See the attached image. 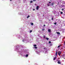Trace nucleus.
<instances>
[{
    "instance_id": "20",
    "label": "nucleus",
    "mask_w": 65,
    "mask_h": 65,
    "mask_svg": "<svg viewBox=\"0 0 65 65\" xmlns=\"http://www.w3.org/2000/svg\"><path fill=\"white\" fill-rule=\"evenodd\" d=\"M43 38H45V36H44Z\"/></svg>"
},
{
    "instance_id": "14",
    "label": "nucleus",
    "mask_w": 65,
    "mask_h": 65,
    "mask_svg": "<svg viewBox=\"0 0 65 65\" xmlns=\"http://www.w3.org/2000/svg\"><path fill=\"white\" fill-rule=\"evenodd\" d=\"M32 2H33V1H31L30 2V3H32Z\"/></svg>"
},
{
    "instance_id": "19",
    "label": "nucleus",
    "mask_w": 65,
    "mask_h": 65,
    "mask_svg": "<svg viewBox=\"0 0 65 65\" xmlns=\"http://www.w3.org/2000/svg\"><path fill=\"white\" fill-rule=\"evenodd\" d=\"M60 13H61V14H62V13H63V12H60Z\"/></svg>"
},
{
    "instance_id": "16",
    "label": "nucleus",
    "mask_w": 65,
    "mask_h": 65,
    "mask_svg": "<svg viewBox=\"0 0 65 65\" xmlns=\"http://www.w3.org/2000/svg\"><path fill=\"white\" fill-rule=\"evenodd\" d=\"M31 25H33V23H31Z\"/></svg>"
},
{
    "instance_id": "7",
    "label": "nucleus",
    "mask_w": 65,
    "mask_h": 65,
    "mask_svg": "<svg viewBox=\"0 0 65 65\" xmlns=\"http://www.w3.org/2000/svg\"><path fill=\"white\" fill-rule=\"evenodd\" d=\"M57 34L58 35H60V33L59 32H57Z\"/></svg>"
},
{
    "instance_id": "22",
    "label": "nucleus",
    "mask_w": 65,
    "mask_h": 65,
    "mask_svg": "<svg viewBox=\"0 0 65 65\" xmlns=\"http://www.w3.org/2000/svg\"><path fill=\"white\" fill-rule=\"evenodd\" d=\"M51 43V42L49 41V43Z\"/></svg>"
},
{
    "instance_id": "9",
    "label": "nucleus",
    "mask_w": 65,
    "mask_h": 65,
    "mask_svg": "<svg viewBox=\"0 0 65 65\" xmlns=\"http://www.w3.org/2000/svg\"><path fill=\"white\" fill-rule=\"evenodd\" d=\"M29 17H30V15H28L27 17V18L28 19V18H29Z\"/></svg>"
},
{
    "instance_id": "31",
    "label": "nucleus",
    "mask_w": 65,
    "mask_h": 65,
    "mask_svg": "<svg viewBox=\"0 0 65 65\" xmlns=\"http://www.w3.org/2000/svg\"><path fill=\"white\" fill-rule=\"evenodd\" d=\"M48 6H49V5H48Z\"/></svg>"
},
{
    "instance_id": "15",
    "label": "nucleus",
    "mask_w": 65,
    "mask_h": 65,
    "mask_svg": "<svg viewBox=\"0 0 65 65\" xmlns=\"http://www.w3.org/2000/svg\"><path fill=\"white\" fill-rule=\"evenodd\" d=\"M37 46L36 45H34V46H35H35Z\"/></svg>"
},
{
    "instance_id": "4",
    "label": "nucleus",
    "mask_w": 65,
    "mask_h": 65,
    "mask_svg": "<svg viewBox=\"0 0 65 65\" xmlns=\"http://www.w3.org/2000/svg\"><path fill=\"white\" fill-rule=\"evenodd\" d=\"M57 63L58 64H61V61L60 60H58Z\"/></svg>"
},
{
    "instance_id": "18",
    "label": "nucleus",
    "mask_w": 65,
    "mask_h": 65,
    "mask_svg": "<svg viewBox=\"0 0 65 65\" xmlns=\"http://www.w3.org/2000/svg\"><path fill=\"white\" fill-rule=\"evenodd\" d=\"M61 10H62V11H63L64 10V9L62 8V9Z\"/></svg>"
},
{
    "instance_id": "11",
    "label": "nucleus",
    "mask_w": 65,
    "mask_h": 65,
    "mask_svg": "<svg viewBox=\"0 0 65 65\" xmlns=\"http://www.w3.org/2000/svg\"><path fill=\"white\" fill-rule=\"evenodd\" d=\"M26 57H28V54H26Z\"/></svg>"
},
{
    "instance_id": "21",
    "label": "nucleus",
    "mask_w": 65,
    "mask_h": 65,
    "mask_svg": "<svg viewBox=\"0 0 65 65\" xmlns=\"http://www.w3.org/2000/svg\"><path fill=\"white\" fill-rule=\"evenodd\" d=\"M54 24L55 25H56L57 24V23L56 22L55 23H54Z\"/></svg>"
},
{
    "instance_id": "3",
    "label": "nucleus",
    "mask_w": 65,
    "mask_h": 65,
    "mask_svg": "<svg viewBox=\"0 0 65 65\" xmlns=\"http://www.w3.org/2000/svg\"><path fill=\"white\" fill-rule=\"evenodd\" d=\"M62 54V52L60 51H59L58 52V55L59 56H60V55L61 54Z\"/></svg>"
},
{
    "instance_id": "2",
    "label": "nucleus",
    "mask_w": 65,
    "mask_h": 65,
    "mask_svg": "<svg viewBox=\"0 0 65 65\" xmlns=\"http://www.w3.org/2000/svg\"><path fill=\"white\" fill-rule=\"evenodd\" d=\"M61 46H62V45L61 44L59 45L57 47V48H58V50H60V47H61Z\"/></svg>"
},
{
    "instance_id": "30",
    "label": "nucleus",
    "mask_w": 65,
    "mask_h": 65,
    "mask_svg": "<svg viewBox=\"0 0 65 65\" xmlns=\"http://www.w3.org/2000/svg\"><path fill=\"white\" fill-rule=\"evenodd\" d=\"M44 49H45V48H44Z\"/></svg>"
},
{
    "instance_id": "27",
    "label": "nucleus",
    "mask_w": 65,
    "mask_h": 65,
    "mask_svg": "<svg viewBox=\"0 0 65 65\" xmlns=\"http://www.w3.org/2000/svg\"><path fill=\"white\" fill-rule=\"evenodd\" d=\"M49 3H51V2H49Z\"/></svg>"
},
{
    "instance_id": "6",
    "label": "nucleus",
    "mask_w": 65,
    "mask_h": 65,
    "mask_svg": "<svg viewBox=\"0 0 65 65\" xmlns=\"http://www.w3.org/2000/svg\"><path fill=\"white\" fill-rule=\"evenodd\" d=\"M48 31L49 32H51V30L50 29H48Z\"/></svg>"
},
{
    "instance_id": "8",
    "label": "nucleus",
    "mask_w": 65,
    "mask_h": 65,
    "mask_svg": "<svg viewBox=\"0 0 65 65\" xmlns=\"http://www.w3.org/2000/svg\"><path fill=\"white\" fill-rule=\"evenodd\" d=\"M54 3H52L51 4V6H53V5H54Z\"/></svg>"
},
{
    "instance_id": "10",
    "label": "nucleus",
    "mask_w": 65,
    "mask_h": 65,
    "mask_svg": "<svg viewBox=\"0 0 65 65\" xmlns=\"http://www.w3.org/2000/svg\"><path fill=\"white\" fill-rule=\"evenodd\" d=\"M46 40H48V39H49L47 38H46Z\"/></svg>"
},
{
    "instance_id": "23",
    "label": "nucleus",
    "mask_w": 65,
    "mask_h": 65,
    "mask_svg": "<svg viewBox=\"0 0 65 65\" xmlns=\"http://www.w3.org/2000/svg\"><path fill=\"white\" fill-rule=\"evenodd\" d=\"M33 1L34 2H35V1H36V0H33Z\"/></svg>"
},
{
    "instance_id": "12",
    "label": "nucleus",
    "mask_w": 65,
    "mask_h": 65,
    "mask_svg": "<svg viewBox=\"0 0 65 65\" xmlns=\"http://www.w3.org/2000/svg\"><path fill=\"white\" fill-rule=\"evenodd\" d=\"M42 31H44V30H45V29H42Z\"/></svg>"
},
{
    "instance_id": "33",
    "label": "nucleus",
    "mask_w": 65,
    "mask_h": 65,
    "mask_svg": "<svg viewBox=\"0 0 65 65\" xmlns=\"http://www.w3.org/2000/svg\"><path fill=\"white\" fill-rule=\"evenodd\" d=\"M60 50H61V49H60Z\"/></svg>"
},
{
    "instance_id": "25",
    "label": "nucleus",
    "mask_w": 65,
    "mask_h": 65,
    "mask_svg": "<svg viewBox=\"0 0 65 65\" xmlns=\"http://www.w3.org/2000/svg\"><path fill=\"white\" fill-rule=\"evenodd\" d=\"M52 20H53V18H52Z\"/></svg>"
},
{
    "instance_id": "17",
    "label": "nucleus",
    "mask_w": 65,
    "mask_h": 65,
    "mask_svg": "<svg viewBox=\"0 0 65 65\" xmlns=\"http://www.w3.org/2000/svg\"><path fill=\"white\" fill-rule=\"evenodd\" d=\"M35 48H36V49H37V47H35Z\"/></svg>"
},
{
    "instance_id": "26",
    "label": "nucleus",
    "mask_w": 65,
    "mask_h": 65,
    "mask_svg": "<svg viewBox=\"0 0 65 65\" xmlns=\"http://www.w3.org/2000/svg\"><path fill=\"white\" fill-rule=\"evenodd\" d=\"M33 10L34 11V10H35V9H33Z\"/></svg>"
},
{
    "instance_id": "5",
    "label": "nucleus",
    "mask_w": 65,
    "mask_h": 65,
    "mask_svg": "<svg viewBox=\"0 0 65 65\" xmlns=\"http://www.w3.org/2000/svg\"><path fill=\"white\" fill-rule=\"evenodd\" d=\"M38 8H39V6H37L36 8L37 10H38Z\"/></svg>"
},
{
    "instance_id": "1",
    "label": "nucleus",
    "mask_w": 65,
    "mask_h": 65,
    "mask_svg": "<svg viewBox=\"0 0 65 65\" xmlns=\"http://www.w3.org/2000/svg\"><path fill=\"white\" fill-rule=\"evenodd\" d=\"M57 51L56 52V54H55V57L53 58V60L54 61L56 60V59L57 58Z\"/></svg>"
},
{
    "instance_id": "32",
    "label": "nucleus",
    "mask_w": 65,
    "mask_h": 65,
    "mask_svg": "<svg viewBox=\"0 0 65 65\" xmlns=\"http://www.w3.org/2000/svg\"><path fill=\"white\" fill-rule=\"evenodd\" d=\"M56 33H57V32H56Z\"/></svg>"
},
{
    "instance_id": "13",
    "label": "nucleus",
    "mask_w": 65,
    "mask_h": 65,
    "mask_svg": "<svg viewBox=\"0 0 65 65\" xmlns=\"http://www.w3.org/2000/svg\"><path fill=\"white\" fill-rule=\"evenodd\" d=\"M32 32V30H30V33H31Z\"/></svg>"
},
{
    "instance_id": "24",
    "label": "nucleus",
    "mask_w": 65,
    "mask_h": 65,
    "mask_svg": "<svg viewBox=\"0 0 65 65\" xmlns=\"http://www.w3.org/2000/svg\"><path fill=\"white\" fill-rule=\"evenodd\" d=\"M43 26H44V27H45V25L44 24V25H43Z\"/></svg>"
},
{
    "instance_id": "29",
    "label": "nucleus",
    "mask_w": 65,
    "mask_h": 65,
    "mask_svg": "<svg viewBox=\"0 0 65 65\" xmlns=\"http://www.w3.org/2000/svg\"><path fill=\"white\" fill-rule=\"evenodd\" d=\"M12 0H10V1H11Z\"/></svg>"
},
{
    "instance_id": "28",
    "label": "nucleus",
    "mask_w": 65,
    "mask_h": 65,
    "mask_svg": "<svg viewBox=\"0 0 65 65\" xmlns=\"http://www.w3.org/2000/svg\"><path fill=\"white\" fill-rule=\"evenodd\" d=\"M63 56H65V55H63Z\"/></svg>"
}]
</instances>
